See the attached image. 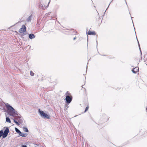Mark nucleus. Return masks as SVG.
I'll return each instance as SVG.
<instances>
[{
    "mask_svg": "<svg viewBox=\"0 0 147 147\" xmlns=\"http://www.w3.org/2000/svg\"><path fill=\"white\" fill-rule=\"evenodd\" d=\"M22 147H27V146L25 145H23Z\"/></svg>",
    "mask_w": 147,
    "mask_h": 147,
    "instance_id": "nucleus-20",
    "label": "nucleus"
},
{
    "mask_svg": "<svg viewBox=\"0 0 147 147\" xmlns=\"http://www.w3.org/2000/svg\"><path fill=\"white\" fill-rule=\"evenodd\" d=\"M88 34L89 35H95L96 33L95 32L89 31L88 32Z\"/></svg>",
    "mask_w": 147,
    "mask_h": 147,
    "instance_id": "nucleus-8",
    "label": "nucleus"
},
{
    "mask_svg": "<svg viewBox=\"0 0 147 147\" xmlns=\"http://www.w3.org/2000/svg\"><path fill=\"white\" fill-rule=\"evenodd\" d=\"M15 131L17 133L20 135V134H21V132L17 128H15Z\"/></svg>",
    "mask_w": 147,
    "mask_h": 147,
    "instance_id": "nucleus-10",
    "label": "nucleus"
},
{
    "mask_svg": "<svg viewBox=\"0 0 147 147\" xmlns=\"http://www.w3.org/2000/svg\"><path fill=\"white\" fill-rule=\"evenodd\" d=\"M76 37H74V39H73L74 40H75L76 39Z\"/></svg>",
    "mask_w": 147,
    "mask_h": 147,
    "instance_id": "nucleus-21",
    "label": "nucleus"
},
{
    "mask_svg": "<svg viewBox=\"0 0 147 147\" xmlns=\"http://www.w3.org/2000/svg\"><path fill=\"white\" fill-rule=\"evenodd\" d=\"M138 44H139V47H140V45L139 44V43L138 42Z\"/></svg>",
    "mask_w": 147,
    "mask_h": 147,
    "instance_id": "nucleus-23",
    "label": "nucleus"
},
{
    "mask_svg": "<svg viewBox=\"0 0 147 147\" xmlns=\"http://www.w3.org/2000/svg\"><path fill=\"white\" fill-rule=\"evenodd\" d=\"M88 108H89V107H86V108L85 109V112H86V111H87L88 110Z\"/></svg>",
    "mask_w": 147,
    "mask_h": 147,
    "instance_id": "nucleus-18",
    "label": "nucleus"
},
{
    "mask_svg": "<svg viewBox=\"0 0 147 147\" xmlns=\"http://www.w3.org/2000/svg\"><path fill=\"white\" fill-rule=\"evenodd\" d=\"M6 122L9 123H11V121L9 118L8 117H7L6 118Z\"/></svg>",
    "mask_w": 147,
    "mask_h": 147,
    "instance_id": "nucleus-12",
    "label": "nucleus"
},
{
    "mask_svg": "<svg viewBox=\"0 0 147 147\" xmlns=\"http://www.w3.org/2000/svg\"><path fill=\"white\" fill-rule=\"evenodd\" d=\"M13 121H14V122H15V123L17 124V125H19V124L18 123V122L15 119H13Z\"/></svg>",
    "mask_w": 147,
    "mask_h": 147,
    "instance_id": "nucleus-16",
    "label": "nucleus"
},
{
    "mask_svg": "<svg viewBox=\"0 0 147 147\" xmlns=\"http://www.w3.org/2000/svg\"><path fill=\"white\" fill-rule=\"evenodd\" d=\"M9 132V129L8 127H6L3 133V138H4L7 136Z\"/></svg>",
    "mask_w": 147,
    "mask_h": 147,
    "instance_id": "nucleus-4",
    "label": "nucleus"
},
{
    "mask_svg": "<svg viewBox=\"0 0 147 147\" xmlns=\"http://www.w3.org/2000/svg\"><path fill=\"white\" fill-rule=\"evenodd\" d=\"M5 105L7 110L8 113L10 116H12L14 117H16L18 115V114L17 111H16L9 104L6 103Z\"/></svg>",
    "mask_w": 147,
    "mask_h": 147,
    "instance_id": "nucleus-1",
    "label": "nucleus"
},
{
    "mask_svg": "<svg viewBox=\"0 0 147 147\" xmlns=\"http://www.w3.org/2000/svg\"><path fill=\"white\" fill-rule=\"evenodd\" d=\"M50 2V1H49V3H48V5H49V3Z\"/></svg>",
    "mask_w": 147,
    "mask_h": 147,
    "instance_id": "nucleus-22",
    "label": "nucleus"
},
{
    "mask_svg": "<svg viewBox=\"0 0 147 147\" xmlns=\"http://www.w3.org/2000/svg\"><path fill=\"white\" fill-rule=\"evenodd\" d=\"M65 100L69 104L71 102L72 100V98L71 97H70L68 95L65 98Z\"/></svg>",
    "mask_w": 147,
    "mask_h": 147,
    "instance_id": "nucleus-5",
    "label": "nucleus"
},
{
    "mask_svg": "<svg viewBox=\"0 0 147 147\" xmlns=\"http://www.w3.org/2000/svg\"><path fill=\"white\" fill-rule=\"evenodd\" d=\"M38 111L41 117H42L48 119H49L50 118V116L49 115L47 114L44 113L43 111H40V109H38Z\"/></svg>",
    "mask_w": 147,
    "mask_h": 147,
    "instance_id": "nucleus-3",
    "label": "nucleus"
},
{
    "mask_svg": "<svg viewBox=\"0 0 147 147\" xmlns=\"http://www.w3.org/2000/svg\"><path fill=\"white\" fill-rule=\"evenodd\" d=\"M23 129L24 130V131L26 132H28V129L26 127H23Z\"/></svg>",
    "mask_w": 147,
    "mask_h": 147,
    "instance_id": "nucleus-14",
    "label": "nucleus"
},
{
    "mask_svg": "<svg viewBox=\"0 0 147 147\" xmlns=\"http://www.w3.org/2000/svg\"><path fill=\"white\" fill-rule=\"evenodd\" d=\"M20 136H22V137H26L27 135V134H24V133H22V132H21V134H20V135H19Z\"/></svg>",
    "mask_w": 147,
    "mask_h": 147,
    "instance_id": "nucleus-11",
    "label": "nucleus"
},
{
    "mask_svg": "<svg viewBox=\"0 0 147 147\" xmlns=\"http://www.w3.org/2000/svg\"><path fill=\"white\" fill-rule=\"evenodd\" d=\"M38 111L41 117H42L48 119H49L50 118V116L49 115L47 114L44 113L43 111H40V109H38Z\"/></svg>",
    "mask_w": 147,
    "mask_h": 147,
    "instance_id": "nucleus-2",
    "label": "nucleus"
},
{
    "mask_svg": "<svg viewBox=\"0 0 147 147\" xmlns=\"http://www.w3.org/2000/svg\"><path fill=\"white\" fill-rule=\"evenodd\" d=\"M18 118H20L19 117H18L17 118H16V119L17 120H18Z\"/></svg>",
    "mask_w": 147,
    "mask_h": 147,
    "instance_id": "nucleus-19",
    "label": "nucleus"
},
{
    "mask_svg": "<svg viewBox=\"0 0 147 147\" xmlns=\"http://www.w3.org/2000/svg\"><path fill=\"white\" fill-rule=\"evenodd\" d=\"M30 74L31 76H33L34 75V74L31 71L30 72Z\"/></svg>",
    "mask_w": 147,
    "mask_h": 147,
    "instance_id": "nucleus-17",
    "label": "nucleus"
},
{
    "mask_svg": "<svg viewBox=\"0 0 147 147\" xmlns=\"http://www.w3.org/2000/svg\"><path fill=\"white\" fill-rule=\"evenodd\" d=\"M32 18V16H29L28 18H27V22H29L31 20V18Z\"/></svg>",
    "mask_w": 147,
    "mask_h": 147,
    "instance_id": "nucleus-13",
    "label": "nucleus"
},
{
    "mask_svg": "<svg viewBox=\"0 0 147 147\" xmlns=\"http://www.w3.org/2000/svg\"><path fill=\"white\" fill-rule=\"evenodd\" d=\"M138 71L139 68L138 67H136L132 70V72L134 74H136Z\"/></svg>",
    "mask_w": 147,
    "mask_h": 147,
    "instance_id": "nucleus-7",
    "label": "nucleus"
},
{
    "mask_svg": "<svg viewBox=\"0 0 147 147\" xmlns=\"http://www.w3.org/2000/svg\"><path fill=\"white\" fill-rule=\"evenodd\" d=\"M40 8H42V9H45V7H44L43 6V5L42 4L40 5Z\"/></svg>",
    "mask_w": 147,
    "mask_h": 147,
    "instance_id": "nucleus-15",
    "label": "nucleus"
},
{
    "mask_svg": "<svg viewBox=\"0 0 147 147\" xmlns=\"http://www.w3.org/2000/svg\"><path fill=\"white\" fill-rule=\"evenodd\" d=\"M26 31V28L24 25H22V27L20 29L19 32L20 33H22Z\"/></svg>",
    "mask_w": 147,
    "mask_h": 147,
    "instance_id": "nucleus-6",
    "label": "nucleus"
},
{
    "mask_svg": "<svg viewBox=\"0 0 147 147\" xmlns=\"http://www.w3.org/2000/svg\"><path fill=\"white\" fill-rule=\"evenodd\" d=\"M29 38L30 39H32V38H35L34 35L33 34H31L29 35Z\"/></svg>",
    "mask_w": 147,
    "mask_h": 147,
    "instance_id": "nucleus-9",
    "label": "nucleus"
}]
</instances>
